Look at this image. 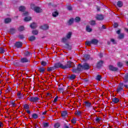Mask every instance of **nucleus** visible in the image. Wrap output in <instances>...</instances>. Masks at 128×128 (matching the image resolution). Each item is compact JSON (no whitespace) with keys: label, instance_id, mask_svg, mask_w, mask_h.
<instances>
[{"label":"nucleus","instance_id":"f257e3e1","mask_svg":"<svg viewBox=\"0 0 128 128\" xmlns=\"http://www.w3.org/2000/svg\"><path fill=\"white\" fill-rule=\"evenodd\" d=\"M89 68H90V64L86 62H85L82 65L78 64L77 68H74L72 70V72L76 74L77 72H82V70H88Z\"/></svg>","mask_w":128,"mask_h":128},{"label":"nucleus","instance_id":"f03ea898","mask_svg":"<svg viewBox=\"0 0 128 128\" xmlns=\"http://www.w3.org/2000/svg\"><path fill=\"white\" fill-rule=\"evenodd\" d=\"M98 44V40L96 38H93L90 41H86L85 43V44L86 46H91L92 44L96 46Z\"/></svg>","mask_w":128,"mask_h":128},{"label":"nucleus","instance_id":"7ed1b4c3","mask_svg":"<svg viewBox=\"0 0 128 128\" xmlns=\"http://www.w3.org/2000/svg\"><path fill=\"white\" fill-rule=\"evenodd\" d=\"M20 62L21 64H30V60L28 58L24 57L20 59Z\"/></svg>","mask_w":128,"mask_h":128},{"label":"nucleus","instance_id":"20e7f679","mask_svg":"<svg viewBox=\"0 0 128 128\" xmlns=\"http://www.w3.org/2000/svg\"><path fill=\"white\" fill-rule=\"evenodd\" d=\"M72 62L68 61L66 64H64V70H66V68H72Z\"/></svg>","mask_w":128,"mask_h":128},{"label":"nucleus","instance_id":"39448f33","mask_svg":"<svg viewBox=\"0 0 128 128\" xmlns=\"http://www.w3.org/2000/svg\"><path fill=\"white\" fill-rule=\"evenodd\" d=\"M55 68H56V70L58 68H62L64 70V64L61 62H58L54 64Z\"/></svg>","mask_w":128,"mask_h":128},{"label":"nucleus","instance_id":"423d86ee","mask_svg":"<svg viewBox=\"0 0 128 128\" xmlns=\"http://www.w3.org/2000/svg\"><path fill=\"white\" fill-rule=\"evenodd\" d=\"M40 100V98L37 96H31L29 98V101L32 102H36Z\"/></svg>","mask_w":128,"mask_h":128},{"label":"nucleus","instance_id":"0eeeda50","mask_svg":"<svg viewBox=\"0 0 128 128\" xmlns=\"http://www.w3.org/2000/svg\"><path fill=\"white\" fill-rule=\"evenodd\" d=\"M12 64L15 66H22V64L20 63V60H16L12 62Z\"/></svg>","mask_w":128,"mask_h":128},{"label":"nucleus","instance_id":"6e6552de","mask_svg":"<svg viewBox=\"0 0 128 128\" xmlns=\"http://www.w3.org/2000/svg\"><path fill=\"white\" fill-rule=\"evenodd\" d=\"M14 46L16 48H20L22 46V42H17L14 44Z\"/></svg>","mask_w":128,"mask_h":128},{"label":"nucleus","instance_id":"1a4fd4ad","mask_svg":"<svg viewBox=\"0 0 128 128\" xmlns=\"http://www.w3.org/2000/svg\"><path fill=\"white\" fill-rule=\"evenodd\" d=\"M40 28L42 30H48L50 28V26L48 24H44L40 26Z\"/></svg>","mask_w":128,"mask_h":128},{"label":"nucleus","instance_id":"9d476101","mask_svg":"<svg viewBox=\"0 0 128 128\" xmlns=\"http://www.w3.org/2000/svg\"><path fill=\"white\" fill-rule=\"evenodd\" d=\"M108 68L111 72H118V68L114 67L112 65H110Z\"/></svg>","mask_w":128,"mask_h":128},{"label":"nucleus","instance_id":"9b49d317","mask_svg":"<svg viewBox=\"0 0 128 128\" xmlns=\"http://www.w3.org/2000/svg\"><path fill=\"white\" fill-rule=\"evenodd\" d=\"M102 64H104V61L103 60H100L97 62L96 64V68H100L102 66Z\"/></svg>","mask_w":128,"mask_h":128},{"label":"nucleus","instance_id":"f8f14e48","mask_svg":"<svg viewBox=\"0 0 128 128\" xmlns=\"http://www.w3.org/2000/svg\"><path fill=\"white\" fill-rule=\"evenodd\" d=\"M34 12H36L37 13L42 12V8H40L38 7V6L34 8Z\"/></svg>","mask_w":128,"mask_h":128},{"label":"nucleus","instance_id":"ddd939ff","mask_svg":"<svg viewBox=\"0 0 128 128\" xmlns=\"http://www.w3.org/2000/svg\"><path fill=\"white\" fill-rule=\"evenodd\" d=\"M56 70V66L54 65V66L48 68L47 72H52L53 70Z\"/></svg>","mask_w":128,"mask_h":128},{"label":"nucleus","instance_id":"4468645a","mask_svg":"<svg viewBox=\"0 0 128 128\" xmlns=\"http://www.w3.org/2000/svg\"><path fill=\"white\" fill-rule=\"evenodd\" d=\"M64 48H66V50H72V46L68 44H66Z\"/></svg>","mask_w":128,"mask_h":128},{"label":"nucleus","instance_id":"2eb2a0df","mask_svg":"<svg viewBox=\"0 0 128 128\" xmlns=\"http://www.w3.org/2000/svg\"><path fill=\"white\" fill-rule=\"evenodd\" d=\"M96 20H104V16L102 14L97 15L96 16Z\"/></svg>","mask_w":128,"mask_h":128},{"label":"nucleus","instance_id":"dca6fc26","mask_svg":"<svg viewBox=\"0 0 128 128\" xmlns=\"http://www.w3.org/2000/svg\"><path fill=\"white\" fill-rule=\"evenodd\" d=\"M30 27L32 29L36 28H38V25L36 24V23L32 22L30 25Z\"/></svg>","mask_w":128,"mask_h":128},{"label":"nucleus","instance_id":"f3484780","mask_svg":"<svg viewBox=\"0 0 128 128\" xmlns=\"http://www.w3.org/2000/svg\"><path fill=\"white\" fill-rule=\"evenodd\" d=\"M86 31H87L88 32H92V29L90 28V26L88 25L86 26Z\"/></svg>","mask_w":128,"mask_h":128},{"label":"nucleus","instance_id":"a211bd4d","mask_svg":"<svg viewBox=\"0 0 128 128\" xmlns=\"http://www.w3.org/2000/svg\"><path fill=\"white\" fill-rule=\"evenodd\" d=\"M112 102H114V104H118L120 102V99L118 98H112Z\"/></svg>","mask_w":128,"mask_h":128},{"label":"nucleus","instance_id":"6ab92c4d","mask_svg":"<svg viewBox=\"0 0 128 128\" xmlns=\"http://www.w3.org/2000/svg\"><path fill=\"white\" fill-rule=\"evenodd\" d=\"M61 116L62 118H66L68 116V112L66 110L62 111L61 113Z\"/></svg>","mask_w":128,"mask_h":128},{"label":"nucleus","instance_id":"aec40b11","mask_svg":"<svg viewBox=\"0 0 128 128\" xmlns=\"http://www.w3.org/2000/svg\"><path fill=\"white\" fill-rule=\"evenodd\" d=\"M16 28H11L9 32L11 34H16Z\"/></svg>","mask_w":128,"mask_h":128},{"label":"nucleus","instance_id":"412c9836","mask_svg":"<svg viewBox=\"0 0 128 128\" xmlns=\"http://www.w3.org/2000/svg\"><path fill=\"white\" fill-rule=\"evenodd\" d=\"M84 58L86 59V60H90V56L88 54H84Z\"/></svg>","mask_w":128,"mask_h":128},{"label":"nucleus","instance_id":"4be33fe9","mask_svg":"<svg viewBox=\"0 0 128 128\" xmlns=\"http://www.w3.org/2000/svg\"><path fill=\"white\" fill-rule=\"evenodd\" d=\"M74 18H71L68 21V26H72V24H74Z\"/></svg>","mask_w":128,"mask_h":128},{"label":"nucleus","instance_id":"5701e85b","mask_svg":"<svg viewBox=\"0 0 128 128\" xmlns=\"http://www.w3.org/2000/svg\"><path fill=\"white\" fill-rule=\"evenodd\" d=\"M38 70L40 72H41L42 74H44L46 70L43 67H40L38 68Z\"/></svg>","mask_w":128,"mask_h":128},{"label":"nucleus","instance_id":"b1692460","mask_svg":"<svg viewBox=\"0 0 128 128\" xmlns=\"http://www.w3.org/2000/svg\"><path fill=\"white\" fill-rule=\"evenodd\" d=\"M117 6L118 8H122L124 6V4H122V1H118L117 2Z\"/></svg>","mask_w":128,"mask_h":128},{"label":"nucleus","instance_id":"393cba45","mask_svg":"<svg viewBox=\"0 0 128 128\" xmlns=\"http://www.w3.org/2000/svg\"><path fill=\"white\" fill-rule=\"evenodd\" d=\"M84 104H85V106H86V108L92 107V103H90L88 102H85Z\"/></svg>","mask_w":128,"mask_h":128},{"label":"nucleus","instance_id":"a878e982","mask_svg":"<svg viewBox=\"0 0 128 128\" xmlns=\"http://www.w3.org/2000/svg\"><path fill=\"white\" fill-rule=\"evenodd\" d=\"M95 80H98V82H100L101 80H102V76L98 74L96 76V78H95Z\"/></svg>","mask_w":128,"mask_h":128},{"label":"nucleus","instance_id":"bb28decb","mask_svg":"<svg viewBox=\"0 0 128 128\" xmlns=\"http://www.w3.org/2000/svg\"><path fill=\"white\" fill-rule=\"evenodd\" d=\"M28 40L30 42H34V40H36V36H32L28 38Z\"/></svg>","mask_w":128,"mask_h":128},{"label":"nucleus","instance_id":"cd10ccee","mask_svg":"<svg viewBox=\"0 0 128 128\" xmlns=\"http://www.w3.org/2000/svg\"><path fill=\"white\" fill-rule=\"evenodd\" d=\"M12 22V19L10 18H6L4 20V23L5 24H10Z\"/></svg>","mask_w":128,"mask_h":128},{"label":"nucleus","instance_id":"c85d7f7f","mask_svg":"<svg viewBox=\"0 0 128 128\" xmlns=\"http://www.w3.org/2000/svg\"><path fill=\"white\" fill-rule=\"evenodd\" d=\"M24 56H32V54H30V52L28 51H26V52L24 53Z\"/></svg>","mask_w":128,"mask_h":128},{"label":"nucleus","instance_id":"c756f323","mask_svg":"<svg viewBox=\"0 0 128 128\" xmlns=\"http://www.w3.org/2000/svg\"><path fill=\"white\" fill-rule=\"evenodd\" d=\"M18 10L20 12H24L26 10V7L24 6H20L19 7Z\"/></svg>","mask_w":128,"mask_h":128},{"label":"nucleus","instance_id":"7c9ffc66","mask_svg":"<svg viewBox=\"0 0 128 128\" xmlns=\"http://www.w3.org/2000/svg\"><path fill=\"white\" fill-rule=\"evenodd\" d=\"M18 32H24V26H20L18 28Z\"/></svg>","mask_w":128,"mask_h":128},{"label":"nucleus","instance_id":"2f4dec72","mask_svg":"<svg viewBox=\"0 0 128 128\" xmlns=\"http://www.w3.org/2000/svg\"><path fill=\"white\" fill-rule=\"evenodd\" d=\"M24 22H30V20H32V17L30 16H26L24 18Z\"/></svg>","mask_w":128,"mask_h":128},{"label":"nucleus","instance_id":"473e14b6","mask_svg":"<svg viewBox=\"0 0 128 128\" xmlns=\"http://www.w3.org/2000/svg\"><path fill=\"white\" fill-rule=\"evenodd\" d=\"M17 96H18V98H22L24 97V95H22V92H18V93H17Z\"/></svg>","mask_w":128,"mask_h":128},{"label":"nucleus","instance_id":"72a5a7b5","mask_svg":"<svg viewBox=\"0 0 128 128\" xmlns=\"http://www.w3.org/2000/svg\"><path fill=\"white\" fill-rule=\"evenodd\" d=\"M52 16H54V18H56V16H58V12L55 11L52 12Z\"/></svg>","mask_w":128,"mask_h":128},{"label":"nucleus","instance_id":"f704fd0d","mask_svg":"<svg viewBox=\"0 0 128 128\" xmlns=\"http://www.w3.org/2000/svg\"><path fill=\"white\" fill-rule=\"evenodd\" d=\"M32 34H33L34 36H38V30H32Z\"/></svg>","mask_w":128,"mask_h":128},{"label":"nucleus","instance_id":"c9c22d12","mask_svg":"<svg viewBox=\"0 0 128 128\" xmlns=\"http://www.w3.org/2000/svg\"><path fill=\"white\" fill-rule=\"evenodd\" d=\"M43 126L44 128H48L50 126V124L48 122H43Z\"/></svg>","mask_w":128,"mask_h":128},{"label":"nucleus","instance_id":"e433bc0d","mask_svg":"<svg viewBox=\"0 0 128 128\" xmlns=\"http://www.w3.org/2000/svg\"><path fill=\"white\" fill-rule=\"evenodd\" d=\"M81 19L80 18L77 16L74 18V22H80Z\"/></svg>","mask_w":128,"mask_h":128},{"label":"nucleus","instance_id":"4c0bfd02","mask_svg":"<svg viewBox=\"0 0 128 128\" xmlns=\"http://www.w3.org/2000/svg\"><path fill=\"white\" fill-rule=\"evenodd\" d=\"M32 118L36 119L38 118V114L34 113L32 114Z\"/></svg>","mask_w":128,"mask_h":128},{"label":"nucleus","instance_id":"58836bf2","mask_svg":"<svg viewBox=\"0 0 128 128\" xmlns=\"http://www.w3.org/2000/svg\"><path fill=\"white\" fill-rule=\"evenodd\" d=\"M66 38L70 39L72 38V32H69L66 36Z\"/></svg>","mask_w":128,"mask_h":128},{"label":"nucleus","instance_id":"ea45409f","mask_svg":"<svg viewBox=\"0 0 128 128\" xmlns=\"http://www.w3.org/2000/svg\"><path fill=\"white\" fill-rule=\"evenodd\" d=\"M58 92H60L64 93V88H60L58 87Z\"/></svg>","mask_w":128,"mask_h":128},{"label":"nucleus","instance_id":"a19ab883","mask_svg":"<svg viewBox=\"0 0 128 128\" xmlns=\"http://www.w3.org/2000/svg\"><path fill=\"white\" fill-rule=\"evenodd\" d=\"M124 38V34L123 33L119 34L118 36V38L120 40H122V38Z\"/></svg>","mask_w":128,"mask_h":128},{"label":"nucleus","instance_id":"79ce46f5","mask_svg":"<svg viewBox=\"0 0 128 128\" xmlns=\"http://www.w3.org/2000/svg\"><path fill=\"white\" fill-rule=\"evenodd\" d=\"M122 66L124 65L122 62H118L117 63V66H118V68H122Z\"/></svg>","mask_w":128,"mask_h":128},{"label":"nucleus","instance_id":"37998d69","mask_svg":"<svg viewBox=\"0 0 128 128\" xmlns=\"http://www.w3.org/2000/svg\"><path fill=\"white\" fill-rule=\"evenodd\" d=\"M100 120H102V118H100L96 117L95 118L96 122H100Z\"/></svg>","mask_w":128,"mask_h":128},{"label":"nucleus","instance_id":"c03bdc74","mask_svg":"<svg viewBox=\"0 0 128 128\" xmlns=\"http://www.w3.org/2000/svg\"><path fill=\"white\" fill-rule=\"evenodd\" d=\"M90 26H96V20H92L90 22Z\"/></svg>","mask_w":128,"mask_h":128},{"label":"nucleus","instance_id":"a18cd8bd","mask_svg":"<svg viewBox=\"0 0 128 128\" xmlns=\"http://www.w3.org/2000/svg\"><path fill=\"white\" fill-rule=\"evenodd\" d=\"M76 76L75 74H72L69 77V80H74V78H76Z\"/></svg>","mask_w":128,"mask_h":128},{"label":"nucleus","instance_id":"49530a36","mask_svg":"<svg viewBox=\"0 0 128 128\" xmlns=\"http://www.w3.org/2000/svg\"><path fill=\"white\" fill-rule=\"evenodd\" d=\"M117 92H122V90H124V88H122V87H118V88H117Z\"/></svg>","mask_w":128,"mask_h":128},{"label":"nucleus","instance_id":"de8ad7c7","mask_svg":"<svg viewBox=\"0 0 128 128\" xmlns=\"http://www.w3.org/2000/svg\"><path fill=\"white\" fill-rule=\"evenodd\" d=\"M24 108L25 110H28V108H30V105L28 104H24Z\"/></svg>","mask_w":128,"mask_h":128},{"label":"nucleus","instance_id":"09e8293b","mask_svg":"<svg viewBox=\"0 0 128 128\" xmlns=\"http://www.w3.org/2000/svg\"><path fill=\"white\" fill-rule=\"evenodd\" d=\"M62 42H64V44H66V42H68V38H63L62 40Z\"/></svg>","mask_w":128,"mask_h":128},{"label":"nucleus","instance_id":"8fccbe9b","mask_svg":"<svg viewBox=\"0 0 128 128\" xmlns=\"http://www.w3.org/2000/svg\"><path fill=\"white\" fill-rule=\"evenodd\" d=\"M54 126L56 128H58L60 126V124L58 122H57V123L54 124Z\"/></svg>","mask_w":128,"mask_h":128},{"label":"nucleus","instance_id":"3c124183","mask_svg":"<svg viewBox=\"0 0 128 128\" xmlns=\"http://www.w3.org/2000/svg\"><path fill=\"white\" fill-rule=\"evenodd\" d=\"M72 124H76V118H73L71 120Z\"/></svg>","mask_w":128,"mask_h":128},{"label":"nucleus","instance_id":"603ef678","mask_svg":"<svg viewBox=\"0 0 128 128\" xmlns=\"http://www.w3.org/2000/svg\"><path fill=\"white\" fill-rule=\"evenodd\" d=\"M82 112L80 110H77L76 112V114L77 116H82Z\"/></svg>","mask_w":128,"mask_h":128},{"label":"nucleus","instance_id":"864d4df0","mask_svg":"<svg viewBox=\"0 0 128 128\" xmlns=\"http://www.w3.org/2000/svg\"><path fill=\"white\" fill-rule=\"evenodd\" d=\"M46 62L44 61H42L41 62V64L42 66H46Z\"/></svg>","mask_w":128,"mask_h":128},{"label":"nucleus","instance_id":"5fc2aeb1","mask_svg":"<svg viewBox=\"0 0 128 128\" xmlns=\"http://www.w3.org/2000/svg\"><path fill=\"white\" fill-rule=\"evenodd\" d=\"M18 38L20 40H24V34H20L18 36Z\"/></svg>","mask_w":128,"mask_h":128},{"label":"nucleus","instance_id":"6e6d98bb","mask_svg":"<svg viewBox=\"0 0 128 128\" xmlns=\"http://www.w3.org/2000/svg\"><path fill=\"white\" fill-rule=\"evenodd\" d=\"M12 90V88H10V86H8V88L6 89V92H10Z\"/></svg>","mask_w":128,"mask_h":128},{"label":"nucleus","instance_id":"4d7b16f0","mask_svg":"<svg viewBox=\"0 0 128 128\" xmlns=\"http://www.w3.org/2000/svg\"><path fill=\"white\" fill-rule=\"evenodd\" d=\"M4 50L2 48H0V54H4Z\"/></svg>","mask_w":128,"mask_h":128},{"label":"nucleus","instance_id":"13d9d810","mask_svg":"<svg viewBox=\"0 0 128 128\" xmlns=\"http://www.w3.org/2000/svg\"><path fill=\"white\" fill-rule=\"evenodd\" d=\"M118 26V23H114V28H116Z\"/></svg>","mask_w":128,"mask_h":128},{"label":"nucleus","instance_id":"bf43d9fd","mask_svg":"<svg viewBox=\"0 0 128 128\" xmlns=\"http://www.w3.org/2000/svg\"><path fill=\"white\" fill-rule=\"evenodd\" d=\"M67 10H72V8L71 6H68Z\"/></svg>","mask_w":128,"mask_h":128},{"label":"nucleus","instance_id":"052dcab7","mask_svg":"<svg viewBox=\"0 0 128 128\" xmlns=\"http://www.w3.org/2000/svg\"><path fill=\"white\" fill-rule=\"evenodd\" d=\"M23 16H28V12H24L23 14Z\"/></svg>","mask_w":128,"mask_h":128},{"label":"nucleus","instance_id":"680f3d73","mask_svg":"<svg viewBox=\"0 0 128 128\" xmlns=\"http://www.w3.org/2000/svg\"><path fill=\"white\" fill-rule=\"evenodd\" d=\"M58 97L56 96L54 99V102H58Z\"/></svg>","mask_w":128,"mask_h":128},{"label":"nucleus","instance_id":"e2e57ef3","mask_svg":"<svg viewBox=\"0 0 128 128\" xmlns=\"http://www.w3.org/2000/svg\"><path fill=\"white\" fill-rule=\"evenodd\" d=\"M110 42H113V44H116V40H114V39L112 38L110 40Z\"/></svg>","mask_w":128,"mask_h":128},{"label":"nucleus","instance_id":"0e129e2a","mask_svg":"<svg viewBox=\"0 0 128 128\" xmlns=\"http://www.w3.org/2000/svg\"><path fill=\"white\" fill-rule=\"evenodd\" d=\"M32 124L34 126V128H36V127H38V125L36 124V123H32Z\"/></svg>","mask_w":128,"mask_h":128},{"label":"nucleus","instance_id":"69168bd1","mask_svg":"<svg viewBox=\"0 0 128 128\" xmlns=\"http://www.w3.org/2000/svg\"><path fill=\"white\" fill-rule=\"evenodd\" d=\"M124 84H128V80L124 79Z\"/></svg>","mask_w":128,"mask_h":128},{"label":"nucleus","instance_id":"338daca9","mask_svg":"<svg viewBox=\"0 0 128 128\" xmlns=\"http://www.w3.org/2000/svg\"><path fill=\"white\" fill-rule=\"evenodd\" d=\"M84 82H86V83L88 82V79H87V78L84 79Z\"/></svg>","mask_w":128,"mask_h":128},{"label":"nucleus","instance_id":"774afa93","mask_svg":"<svg viewBox=\"0 0 128 128\" xmlns=\"http://www.w3.org/2000/svg\"><path fill=\"white\" fill-rule=\"evenodd\" d=\"M124 80H128V74L124 76Z\"/></svg>","mask_w":128,"mask_h":128}]
</instances>
